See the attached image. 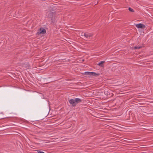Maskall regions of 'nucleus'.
Instances as JSON below:
<instances>
[{
    "label": "nucleus",
    "mask_w": 153,
    "mask_h": 153,
    "mask_svg": "<svg viewBox=\"0 0 153 153\" xmlns=\"http://www.w3.org/2000/svg\"><path fill=\"white\" fill-rule=\"evenodd\" d=\"M91 76H98L99 75V74H97L96 73L94 72H91Z\"/></svg>",
    "instance_id": "8"
},
{
    "label": "nucleus",
    "mask_w": 153,
    "mask_h": 153,
    "mask_svg": "<svg viewBox=\"0 0 153 153\" xmlns=\"http://www.w3.org/2000/svg\"><path fill=\"white\" fill-rule=\"evenodd\" d=\"M142 47L141 46H135L134 47V48L135 49H139L140 48Z\"/></svg>",
    "instance_id": "10"
},
{
    "label": "nucleus",
    "mask_w": 153,
    "mask_h": 153,
    "mask_svg": "<svg viewBox=\"0 0 153 153\" xmlns=\"http://www.w3.org/2000/svg\"><path fill=\"white\" fill-rule=\"evenodd\" d=\"M128 10H129V11H130V12H133L134 11V10L132 9V8L130 7H129V8H128Z\"/></svg>",
    "instance_id": "9"
},
{
    "label": "nucleus",
    "mask_w": 153,
    "mask_h": 153,
    "mask_svg": "<svg viewBox=\"0 0 153 153\" xmlns=\"http://www.w3.org/2000/svg\"><path fill=\"white\" fill-rule=\"evenodd\" d=\"M56 12L55 11L52 9L48 11L45 14V18L51 19V20L53 19L55 16Z\"/></svg>",
    "instance_id": "1"
},
{
    "label": "nucleus",
    "mask_w": 153,
    "mask_h": 153,
    "mask_svg": "<svg viewBox=\"0 0 153 153\" xmlns=\"http://www.w3.org/2000/svg\"><path fill=\"white\" fill-rule=\"evenodd\" d=\"M81 101V100L79 98H76L74 99H71L69 100V102L72 105L73 107L75 106L77 103L80 102Z\"/></svg>",
    "instance_id": "2"
},
{
    "label": "nucleus",
    "mask_w": 153,
    "mask_h": 153,
    "mask_svg": "<svg viewBox=\"0 0 153 153\" xmlns=\"http://www.w3.org/2000/svg\"><path fill=\"white\" fill-rule=\"evenodd\" d=\"M46 31L44 28H40L39 30L37 33L38 34H45L46 33Z\"/></svg>",
    "instance_id": "5"
},
{
    "label": "nucleus",
    "mask_w": 153,
    "mask_h": 153,
    "mask_svg": "<svg viewBox=\"0 0 153 153\" xmlns=\"http://www.w3.org/2000/svg\"><path fill=\"white\" fill-rule=\"evenodd\" d=\"M4 118H0V119H4Z\"/></svg>",
    "instance_id": "11"
},
{
    "label": "nucleus",
    "mask_w": 153,
    "mask_h": 153,
    "mask_svg": "<svg viewBox=\"0 0 153 153\" xmlns=\"http://www.w3.org/2000/svg\"><path fill=\"white\" fill-rule=\"evenodd\" d=\"M105 62L104 61H101L98 64V65L99 66L101 67H103L104 66L103 65V63H105Z\"/></svg>",
    "instance_id": "6"
},
{
    "label": "nucleus",
    "mask_w": 153,
    "mask_h": 153,
    "mask_svg": "<svg viewBox=\"0 0 153 153\" xmlns=\"http://www.w3.org/2000/svg\"><path fill=\"white\" fill-rule=\"evenodd\" d=\"M93 36V35L92 33H87L84 32L82 33L81 34V36L85 39H91Z\"/></svg>",
    "instance_id": "3"
},
{
    "label": "nucleus",
    "mask_w": 153,
    "mask_h": 153,
    "mask_svg": "<svg viewBox=\"0 0 153 153\" xmlns=\"http://www.w3.org/2000/svg\"><path fill=\"white\" fill-rule=\"evenodd\" d=\"M91 72L86 71L84 73V74L86 75L89 76L90 77L91 76Z\"/></svg>",
    "instance_id": "7"
},
{
    "label": "nucleus",
    "mask_w": 153,
    "mask_h": 153,
    "mask_svg": "<svg viewBox=\"0 0 153 153\" xmlns=\"http://www.w3.org/2000/svg\"><path fill=\"white\" fill-rule=\"evenodd\" d=\"M135 26L138 28L144 29L145 28L146 26L143 24L139 23L137 24H135Z\"/></svg>",
    "instance_id": "4"
}]
</instances>
